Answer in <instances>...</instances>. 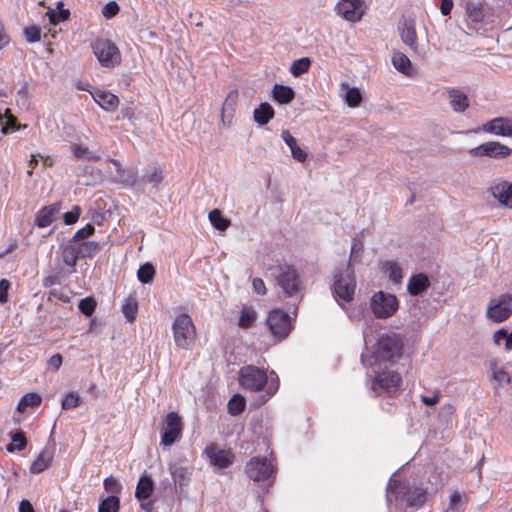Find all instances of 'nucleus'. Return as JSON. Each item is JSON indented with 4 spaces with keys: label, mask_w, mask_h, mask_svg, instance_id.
<instances>
[{
    "label": "nucleus",
    "mask_w": 512,
    "mask_h": 512,
    "mask_svg": "<svg viewBox=\"0 0 512 512\" xmlns=\"http://www.w3.org/2000/svg\"><path fill=\"white\" fill-rule=\"evenodd\" d=\"M25 38L28 42H38L41 39V30L37 26H29L24 29Z\"/></svg>",
    "instance_id": "5fc2aeb1"
},
{
    "label": "nucleus",
    "mask_w": 512,
    "mask_h": 512,
    "mask_svg": "<svg viewBox=\"0 0 512 512\" xmlns=\"http://www.w3.org/2000/svg\"><path fill=\"white\" fill-rule=\"evenodd\" d=\"M49 16V20L51 23L56 24L60 21L66 20L69 17V11L65 9H61L59 13H56L54 10H49L47 12Z\"/></svg>",
    "instance_id": "bf43d9fd"
},
{
    "label": "nucleus",
    "mask_w": 512,
    "mask_h": 512,
    "mask_svg": "<svg viewBox=\"0 0 512 512\" xmlns=\"http://www.w3.org/2000/svg\"><path fill=\"white\" fill-rule=\"evenodd\" d=\"M512 315V294H502L489 301L486 317L495 323H501Z\"/></svg>",
    "instance_id": "9d476101"
},
{
    "label": "nucleus",
    "mask_w": 512,
    "mask_h": 512,
    "mask_svg": "<svg viewBox=\"0 0 512 512\" xmlns=\"http://www.w3.org/2000/svg\"><path fill=\"white\" fill-rule=\"evenodd\" d=\"M253 291L259 295L266 294V287L261 278H254L252 281Z\"/></svg>",
    "instance_id": "0e129e2a"
},
{
    "label": "nucleus",
    "mask_w": 512,
    "mask_h": 512,
    "mask_svg": "<svg viewBox=\"0 0 512 512\" xmlns=\"http://www.w3.org/2000/svg\"><path fill=\"white\" fill-rule=\"evenodd\" d=\"M448 99L450 107L456 113H462L469 107L467 95L458 89L449 90Z\"/></svg>",
    "instance_id": "5701e85b"
},
{
    "label": "nucleus",
    "mask_w": 512,
    "mask_h": 512,
    "mask_svg": "<svg viewBox=\"0 0 512 512\" xmlns=\"http://www.w3.org/2000/svg\"><path fill=\"white\" fill-rule=\"evenodd\" d=\"M266 326L277 341L284 340L292 331V319L282 309H273L266 318Z\"/></svg>",
    "instance_id": "423d86ee"
},
{
    "label": "nucleus",
    "mask_w": 512,
    "mask_h": 512,
    "mask_svg": "<svg viewBox=\"0 0 512 512\" xmlns=\"http://www.w3.org/2000/svg\"><path fill=\"white\" fill-rule=\"evenodd\" d=\"M274 117V109L273 107L267 103H261L257 108H255L253 112L254 121L259 126H264L269 123V121Z\"/></svg>",
    "instance_id": "c85d7f7f"
},
{
    "label": "nucleus",
    "mask_w": 512,
    "mask_h": 512,
    "mask_svg": "<svg viewBox=\"0 0 512 512\" xmlns=\"http://www.w3.org/2000/svg\"><path fill=\"white\" fill-rule=\"evenodd\" d=\"M464 507L462 495L458 491H454L450 495L449 509L452 511L460 512Z\"/></svg>",
    "instance_id": "864d4df0"
},
{
    "label": "nucleus",
    "mask_w": 512,
    "mask_h": 512,
    "mask_svg": "<svg viewBox=\"0 0 512 512\" xmlns=\"http://www.w3.org/2000/svg\"><path fill=\"white\" fill-rule=\"evenodd\" d=\"M398 30L402 42L414 52H417V34L414 20L404 19L399 23Z\"/></svg>",
    "instance_id": "6ab92c4d"
},
{
    "label": "nucleus",
    "mask_w": 512,
    "mask_h": 512,
    "mask_svg": "<svg viewBox=\"0 0 512 512\" xmlns=\"http://www.w3.org/2000/svg\"><path fill=\"white\" fill-rule=\"evenodd\" d=\"M275 279L286 296H294L301 289V280L295 268L287 265L276 268Z\"/></svg>",
    "instance_id": "1a4fd4ad"
},
{
    "label": "nucleus",
    "mask_w": 512,
    "mask_h": 512,
    "mask_svg": "<svg viewBox=\"0 0 512 512\" xmlns=\"http://www.w3.org/2000/svg\"><path fill=\"white\" fill-rule=\"evenodd\" d=\"M310 64L311 62L309 58H300L292 63L290 72L295 77L300 76L301 74L308 71Z\"/></svg>",
    "instance_id": "37998d69"
},
{
    "label": "nucleus",
    "mask_w": 512,
    "mask_h": 512,
    "mask_svg": "<svg viewBox=\"0 0 512 512\" xmlns=\"http://www.w3.org/2000/svg\"><path fill=\"white\" fill-rule=\"evenodd\" d=\"M42 398L37 393H28L24 395L18 403L17 410L25 412L27 407H37L41 404Z\"/></svg>",
    "instance_id": "4c0bfd02"
},
{
    "label": "nucleus",
    "mask_w": 512,
    "mask_h": 512,
    "mask_svg": "<svg viewBox=\"0 0 512 512\" xmlns=\"http://www.w3.org/2000/svg\"><path fill=\"white\" fill-rule=\"evenodd\" d=\"M394 497L396 502L404 503L408 507H420L426 500L425 492L422 489H408L405 485L390 479L387 487V500L392 502Z\"/></svg>",
    "instance_id": "f03ea898"
},
{
    "label": "nucleus",
    "mask_w": 512,
    "mask_h": 512,
    "mask_svg": "<svg viewBox=\"0 0 512 512\" xmlns=\"http://www.w3.org/2000/svg\"><path fill=\"white\" fill-rule=\"evenodd\" d=\"M172 331L177 347L185 350L192 348L196 338V328L188 314H180L175 318Z\"/></svg>",
    "instance_id": "7ed1b4c3"
},
{
    "label": "nucleus",
    "mask_w": 512,
    "mask_h": 512,
    "mask_svg": "<svg viewBox=\"0 0 512 512\" xmlns=\"http://www.w3.org/2000/svg\"><path fill=\"white\" fill-rule=\"evenodd\" d=\"M153 491V481L148 476H142L137 484L135 495L139 500H146Z\"/></svg>",
    "instance_id": "72a5a7b5"
},
{
    "label": "nucleus",
    "mask_w": 512,
    "mask_h": 512,
    "mask_svg": "<svg viewBox=\"0 0 512 512\" xmlns=\"http://www.w3.org/2000/svg\"><path fill=\"white\" fill-rule=\"evenodd\" d=\"M19 512H34V508L28 500H22L19 504Z\"/></svg>",
    "instance_id": "774afa93"
},
{
    "label": "nucleus",
    "mask_w": 512,
    "mask_h": 512,
    "mask_svg": "<svg viewBox=\"0 0 512 512\" xmlns=\"http://www.w3.org/2000/svg\"><path fill=\"white\" fill-rule=\"evenodd\" d=\"M511 152L512 150L508 146L496 141H489L469 150L471 156H487L495 159L506 158L510 156Z\"/></svg>",
    "instance_id": "4468645a"
},
{
    "label": "nucleus",
    "mask_w": 512,
    "mask_h": 512,
    "mask_svg": "<svg viewBox=\"0 0 512 512\" xmlns=\"http://www.w3.org/2000/svg\"><path fill=\"white\" fill-rule=\"evenodd\" d=\"M430 286V280L427 275L423 273H419L413 275L408 283H407V291L413 295L417 296L428 289Z\"/></svg>",
    "instance_id": "b1692460"
},
{
    "label": "nucleus",
    "mask_w": 512,
    "mask_h": 512,
    "mask_svg": "<svg viewBox=\"0 0 512 512\" xmlns=\"http://www.w3.org/2000/svg\"><path fill=\"white\" fill-rule=\"evenodd\" d=\"M12 443L6 446L8 452H14L15 450L22 451L25 449L27 441L23 432H16L11 434Z\"/></svg>",
    "instance_id": "a19ab883"
},
{
    "label": "nucleus",
    "mask_w": 512,
    "mask_h": 512,
    "mask_svg": "<svg viewBox=\"0 0 512 512\" xmlns=\"http://www.w3.org/2000/svg\"><path fill=\"white\" fill-rule=\"evenodd\" d=\"M119 509V499L112 495L103 500L98 508L99 512H118Z\"/></svg>",
    "instance_id": "de8ad7c7"
},
{
    "label": "nucleus",
    "mask_w": 512,
    "mask_h": 512,
    "mask_svg": "<svg viewBox=\"0 0 512 512\" xmlns=\"http://www.w3.org/2000/svg\"><path fill=\"white\" fill-rule=\"evenodd\" d=\"M341 97L345 100L346 104L355 108L360 105L362 101V95L358 88L350 87L348 83L343 82L340 85Z\"/></svg>",
    "instance_id": "393cba45"
},
{
    "label": "nucleus",
    "mask_w": 512,
    "mask_h": 512,
    "mask_svg": "<svg viewBox=\"0 0 512 512\" xmlns=\"http://www.w3.org/2000/svg\"><path fill=\"white\" fill-rule=\"evenodd\" d=\"M245 408V399L240 395H234L228 402V411L231 415L240 414Z\"/></svg>",
    "instance_id": "a18cd8bd"
},
{
    "label": "nucleus",
    "mask_w": 512,
    "mask_h": 512,
    "mask_svg": "<svg viewBox=\"0 0 512 512\" xmlns=\"http://www.w3.org/2000/svg\"><path fill=\"white\" fill-rule=\"evenodd\" d=\"M104 488L109 493L117 494L121 491L122 486L116 478L111 476L104 480Z\"/></svg>",
    "instance_id": "13d9d810"
},
{
    "label": "nucleus",
    "mask_w": 512,
    "mask_h": 512,
    "mask_svg": "<svg viewBox=\"0 0 512 512\" xmlns=\"http://www.w3.org/2000/svg\"><path fill=\"white\" fill-rule=\"evenodd\" d=\"M488 192L501 207L512 209V183L504 180L496 181L491 184Z\"/></svg>",
    "instance_id": "dca6fc26"
},
{
    "label": "nucleus",
    "mask_w": 512,
    "mask_h": 512,
    "mask_svg": "<svg viewBox=\"0 0 512 512\" xmlns=\"http://www.w3.org/2000/svg\"><path fill=\"white\" fill-rule=\"evenodd\" d=\"M10 282L6 279L0 281V303H6L8 300V290Z\"/></svg>",
    "instance_id": "e2e57ef3"
},
{
    "label": "nucleus",
    "mask_w": 512,
    "mask_h": 512,
    "mask_svg": "<svg viewBox=\"0 0 512 512\" xmlns=\"http://www.w3.org/2000/svg\"><path fill=\"white\" fill-rule=\"evenodd\" d=\"M80 397L77 393H68L64 399L62 400V408L64 410H69L72 408H76L80 405Z\"/></svg>",
    "instance_id": "3c124183"
},
{
    "label": "nucleus",
    "mask_w": 512,
    "mask_h": 512,
    "mask_svg": "<svg viewBox=\"0 0 512 512\" xmlns=\"http://www.w3.org/2000/svg\"><path fill=\"white\" fill-rule=\"evenodd\" d=\"M48 364L55 370H58L62 364V356L60 354H55L50 357Z\"/></svg>",
    "instance_id": "338daca9"
},
{
    "label": "nucleus",
    "mask_w": 512,
    "mask_h": 512,
    "mask_svg": "<svg viewBox=\"0 0 512 512\" xmlns=\"http://www.w3.org/2000/svg\"><path fill=\"white\" fill-rule=\"evenodd\" d=\"M81 208L79 206H74L71 211L66 212L64 214V222L67 225H72L77 222L80 217Z\"/></svg>",
    "instance_id": "052dcab7"
},
{
    "label": "nucleus",
    "mask_w": 512,
    "mask_h": 512,
    "mask_svg": "<svg viewBox=\"0 0 512 512\" xmlns=\"http://www.w3.org/2000/svg\"><path fill=\"white\" fill-rule=\"evenodd\" d=\"M60 211L58 203L42 208L36 215V225L40 228L48 227L55 219Z\"/></svg>",
    "instance_id": "4be33fe9"
},
{
    "label": "nucleus",
    "mask_w": 512,
    "mask_h": 512,
    "mask_svg": "<svg viewBox=\"0 0 512 512\" xmlns=\"http://www.w3.org/2000/svg\"><path fill=\"white\" fill-rule=\"evenodd\" d=\"M62 258L63 262L67 266L72 268L75 267L79 258L76 244L72 243V241H69L68 244L63 248Z\"/></svg>",
    "instance_id": "f704fd0d"
},
{
    "label": "nucleus",
    "mask_w": 512,
    "mask_h": 512,
    "mask_svg": "<svg viewBox=\"0 0 512 512\" xmlns=\"http://www.w3.org/2000/svg\"><path fill=\"white\" fill-rule=\"evenodd\" d=\"M402 342L396 334H386L381 336L376 344L374 351L375 363L379 365L382 362H390L401 355Z\"/></svg>",
    "instance_id": "20e7f679"
},
{
    "label": "nucleus",
    "mask_w": 512,
    "mask_h": 512,
    "mask_svg": "<svg viewBox=\"0 0 512 512\" xmlns=\"http://www.w3.org/2000/svg\"><path fill=\"white\" fill-rule=\"evenodd\" d=\"M467 17L472 22H481L484 18L483 5L479 1H467L465 3Z\"/></svg>",
    "instance_id": "2f4dec72"
},
{
    "label": "nucleus",
    "mask_w": 512,
    "mask_h": 512,
    "mask_svg": "<svg viewBox=\"0 0 512 512\" xmlns=\"http://www.w3.org/2000/svg\"><path fill=\"white\" fill-rule=\"evenodd\" d=\"M94 232V226L90 225V224H87L85 227L79 229L75 234L74 236L72 237V239L70 241H72V243L74 244H77L78 241L80 240H83L85 238H87L88 236H90L92 233Z\"/></svg>",
    "instance_id": "6e6d98bb"
},
{
    "label": "nucleus",
    "mask_w": 512,
    "mask_h": 512,
    "mask_svg": "<svg viewBox=\"0 0 512 512\" xmlns=\"http://www.w3.org/2000/svg\"><path fill=\"white\" fill-rule=\"evenodd\" d=\"M80 311L86 316H90L96 307V302L92 297H86L79 302Z\"/></svg>",
    "instance_id": "603ef678"
},
{
    "label": "nucleus",
    "mask_w": 512,
    "mask_h": 512,
    "mask_svg": "<svg viewBox=\"0 0 512 512\" xmlns=\"http://www.w3.org/2000/svg\"><path fill=\"white\" fill-rule=\"evenodd\" d=\"M142 180L151 183L154 187H157L159 183L163 180V173L160 169L156 167H151L147 169Z\"/></svg>",
    "instance_id": "49530a36"
},
{
    "label": "nucleus",
    "mask_w": 512,
    "mask_h": 512,
    "mask_svg": "<svg viewBox=\"0 0 512 512\" xmlns=\"http://www.w3.org/2000/svg\"><path fill=\"white\" fill-rule=\"evenodd\" d=\"M94 101L105 111L113 112L118 108L119 99L118 97L108 91L95 90L91 92Z\"/></svg>",
    "instance_id": "aec40b11"
},
{
    "label": "nucleus",
    "mask_w": 512,
    "mask_h": 512,
    "mask_svg": "<svg viewBox=\"0 0 512 512\" xmlns=\"http://www.w3.org/2000/svg\"><path fill=\"white\" fill-rule=\"evenodd\" d=\"M339 16L350 22H358L364 14L363 0H340L336 6Z\"/></svg>",
    "instance_id": "2eb2a0df"
},
{
    "label": "nucleus",
    "mask_w": 512,
    "mask_h": 512,
    "mask_svg": "<svg viewBox=\"0 0 512 512\" xmlns=\"http://www.w3.org/2000/svg\"><path fill=\"white\" fill-rule=\"evenodd\" d=\"M363 252V245L360 241L353 239L349 263L347 266L351 267L352 264L358 262Z\"/></svg>",
    "instance_id": "8fccbe9b"
},
{
    "label": "nucleus",
    "mask_w": 512,
    "mask_h": 512,
    "mask_svg": "<svg viewBox=\"0 0 512 512\" xmlns=\"http://www.w3.org/2000/svg\"><path fill=\"white\" fill-rule=\"evenodd\" d=\"M508 118L497 117L482 126V131L496 136L509 137Z\"/></svg>",
    "instance_id": "412c9836"
},
{
    "label": "nucleus",
    "mask_w": 512,
    "mask_h": 512,
    "mask_svg": "<svg viewBox=\"0 0 512 512\" xmlns=\"http://www.w3.org/2000/svg\"><path fill=\"white\" fill-rule=\"evenodd\" d=\"M138 311V303L135 298H127L122 305V312L129 322L136 319Z\"/></svg>",
    "instance_id": "ea45409f"
},
{
    "label": "nucleus",
    "mask_w": 512,
    "mask_h": 512,
    "mask_svg": "<svg viewBox=\"0 0 512 512\" xmlns=\"http://www.w3.org/2000/svg\"><path fill=\"white\" fill-rule=\"evenodd\" d=\"M119 10H120V8H119V5L117 4V2L110 1L107 4H105L104 7L102 8V15L106 19H111L118 14Z\"/></svg>",
    "instance_id": "4d7b16f0"
},
{
    "label": "nucleus",
    "mask_w": 512,
    "mask_h": 512,
    "mask_svg": "<svg viewBox=\"0 0 512 512\" xmlns=\"http://www.w3.org/2000/svg\"><path fill=\"white\" fill-rule=\"evenodd\" d=\"M439 400L440 396L438 393L434 394L433 396H421V401L427 406H434L439 402Z\"/></svg>",
    "instance_id": "69168bd1"
},
{
    "label": "nucleus",
    "mask_w": 512,
    "mask_h": 512,
    "mask_svg": "<svg viewBox=\"0 0 512 512\" xmlns=\"http://www.w3.org/2000/svg\"><path fill=\"white\" fill-rule=\"evenodd\" d=\"M0 125L2 126V133L8 134L18 130L20 127L17 124V119L10 113L9 109L5 110L4 115L0 114Z\"/></svg>",
    "instance_id": "c9c22d12"
},
{
    "label": "nucleus",
    "mask_w": 512,
    "mask_h": 512,
    "mask_svg": "<svg viewBox=\"0 0 512 512\" xmlns=\"http://www.w3.org/2000/svg\"><path fill=\"white\" fill-rule=\"evenodd\" d=\"M356 289L354 270L347 266L345 272L337 273L334 277L333 292L337 299L352 301Z\"/></svg>",
    "instance_id": "6e6552de"
},
{
    "label": "nucleus",
    "mask_w": 512,
    "mask_h": 512,
    "mask_svg": "<svg viewBox=\"0 0 512 512\" xmlns=\"http://www.w3.org/2000/svg\"><path fill=\"white\" fill-rule=\"evenodd\" d=\"M238 380L240 386L251 392L264 393L259 396L255 401L256 406H261L267 402L279 388V379L275 372H271L270 375L256 366L246 365L239 370Z\"/></svg>",
    "instance_id": "f257e3e1"
},
{
    "label": "nucleus",
    "mask_w": 512,
    "mask_h": 512,
    "mask_svg": "<svg viewBox=\"0 0 512 512\" xmlns=\"http://www.w3.org/2000/svg\"><path fill=\"white\" fill-rule=\"evenodd\" d=\"M272 97L279 104H288L294 99L295 93L289 86L275 84L272 89Z\"/></svg>",
    "instance_id": "c756f323"
},
{
    "label": "nucleus",
    "mask_w": 512,
    "mask_h": 512,
    "mask_svg": "<svg viewBox=\"0 0 512 512\" xmlns=\"http://www.w3.org/2000/svg\"><path fill=\"white\" fill-rule=\"evenodd\" d=\"M493 378L496 380L500 385H505L510 382V375L504 371L503 369H499L494 371Z\"/></svg>",
    "instance_id": "680f3d73"
},
{
    "label": "nucleus",
    "mask_w": 512,
    "mask_h": 512,
    "mask_svg": "<svg viewBox=\"0 0 512 512\" xmlns=\"http://www.w3.org/2000/svg\"><path fill=\"white\" fill-rule=\"evenodd\" d=\"M381 271L385 273L394 284H399L403 279L402 268L396 261L387 260L382 262Z\"/></svg>",
    "instance_id": "bb28decb"
},
{
    "label": "nucleus",
    "mask_w": 512,
    "mask_h": 512,
    "mask_svg": "<svg viewBox=\"0 0 512 512\" xmlns=\"http://www.w3.org/2000/svg\"><path fill=\"white\" fill-rule=\"evenodd\" d=\"M380 366L379 365H373V372L375 375L373 390L378 391H384L387 393H394L398 390L400 384H401V377L398 373H396L393 370H389L387 368L383 369L382 371H379Z\"/></svg>",
    "instance_id": "9b49d317"
},
{
    "label": "nucleus",
    "mask_w": 512,
    "mask_h": 512,
    "mask_svg": "<svg viewBox=\"0 0 512 512\" xmlns=\"http://www.w3.org/2000/svg\"><path fill=\"white\" fill-rule=\"evenodd\" d=\"M245 472L251 480L262 482L270 479L273 466L265 457H254L246 464Z\"/></svg>",
    "instance_id": "ddd939ff"
},
{
    "label": "nucleus",
    "mask_w": 512,
    "mask_h": 512,
    "mask_svg": "<svg viewBox=\"0 0 512 512\" xmlns=\"http://www.w3.org/2000/svg\"><path fill=\"white\" fill-rule=\"evenodd\" d=\"M92 48L101 66L113 68L120 64V51L110 40L99 39L93 43Z\"/></svg>",
    "instance_id": "0eeeda50"
},
{
    "label": "nucleus",
    "mask_w": 512,
    "mask_h": 512,
    "mask_svg": "<svg viewBox=\"0 0 512 512\" xmlns=\"http://www.w3.org/2000/svg\"><path fill=\"white\" fill-rule=\"evenodd\" d=\"M204 452L210 463L218 468H226L233 463L234 456L232 452L220 449L216 444L208 445Z\"/></svg>",
    "instance_id": "f3484780"
},
{
    "label": "nucleus",
    "mask_w": 512,
    "mask_h": 512,
    "mask_svg": "<svg viewBox=\"0 0 512 512\" xmlns=\"http://www.w3.org/2000/svg\"><path fill=\"white\" fill-rule=\"evenodd\" d=\"M116 167V173L114 180L127 187L136 188L142 190L141 185L137 179V170L134 168H123L121 163L116 159L110 160Z\"/></svg>",
    "instance_id": "a211bd4d"
},
{
    "label": "nucleus",
    "mask_w": 512,
    "mask_h": 512,
    "mask_svg": "<svg viewBox=\"0 0 512 512\" xmlns=\"http://www.w3.org/2000/svg\"><path fill=\"white\" fill-rule=\"evenodd\" d=\"M209 220L214 228L218 230H225L229 226V221L222 217L220 210H213L209 213Z\"/></svg>",
    "instance_id": "c03bdc74"
},
{
    "label": "nucleus",
    "mask_w": 512,
    "mask_h": 512,
    "mask_svg": "<svg viewBox=\"0 0 512 512\" xmlns=\"http://www.w3.org/2000/svg\"><path fill=\"white\" fill-rule=\"evenodd\" d=\"M72 152L78 159L97 160L99 158L90 152L86 146L79 144H74L72 146Z\"/></svg>",
    "instance_id": "09e8293b"
},
{
    "label": "nucleus",
    "mask_w": 512,
    "mask_h": 512,
    "mask_svg": "<svg viewBox=\"0 0 512 512\" xmlns=\"http://www.w3.org/2000/svg\"><path fill=\"white\" fill-rule=\"evenodd\" d=\"M53 451L50 449H43L36 460L33 461L30 467V472L33 474H39L46 470L52 463Z\"/></svg>",
    "instance_id": "a878e982"
},
{
    "label": "nucleus",
    "mask_w": 512,
    "mask_h": 512,
    "mask_svg": "<svg viewBox=\"0 0 512 512\" xmlns=\"http://www.w3.org/2000/svg\"><path fill=\"white\" fill-rule=\"evenodd\" d=\"M369 306L377 319H387L397 312L399 302L394 294L377 291L370 298Z\"/></svg>",
    "instance_id": "39448f33"
},
{
    "label": "nucleus",
    "mask_w": 512,
    "mask_h": 512,
    "mask_svg": "<svg viewBox=\"0 0 512 512\" xmlns=\"http://www.w3.org/2000/svg\"><path fill=\"white\" fill-rule=\"evenodd\" d=\"M170 472L175 482L180 486L186 485L190 479L191 471L187 467L171 465Z\"/></svg>",
    "instance_id": "e433bc0d"
},
{
    "label": "nucleus",
    "mask_w": 512,
    "mask_h": 512,
    "mask_svg": "<svg viewBox=\"0 0 512 512\" xmlns=\"http://www.w3.org/2000/svg\"><path fill=\"white\" fill-rule=\"evenodd\" d=\"M182 434V419L177 412H169L161 429V444L171 446Z\"/></svg>",
    "instance_id": "f8f14e48"
},
{
    "label": "nucleus",
    "mask_w": 512,
    "mask_h": 512,
    "mask_svg": "<svg viewBox=\"0 0 512 512\" xmlns=\"http://www.w3.org/2000/svg\"><path fill=\"white\" fill-rule=\"evenodd\" d=\"M76 246L79 257H91L100 250L99 244L94 241H83L77 243Z\"/></svg>",
    "instance_id": "58836bf2"
},
{
    "label": "nucleus",
    "mask_w": 512,
    "mask_h": 512,
    "mask_svg": "<svg viewBox=\"0 0 512 512\" xmlns=\"http://www.w3.org/2000/svg\"><path fill=\"white\" fill-rule=\"evenodd\" d=\"M257 319V312L251 306H244L241 309L238 325L240 328L247 329L254 326Z\"/></svg>",
    "instance_id": "473e14b6"
},
{
    "label": "nucleus",
    "mask_w": 512,
    "mask_h": 512,
    "mask_svg": "<svg viewBox=\"0 0 512 512\" xmlns=\"http://www.w3.org/2000/svg\"><path fill=\"white\" fill-rule=\"evenodd\" d=\"M392 64L396 70L406 76L412 74V65L410 59L402 52L395 51L392 55Z\"/></svg>",
    "instance_id": "7c9ffc66"
},
{
    "label": "nucleus",
    "mask_w": 512,
    "mask_h": 512,
    "mask_svg": "<svg viewBox=\"0 0 512 512\" xmlns=\"http://www.w3.org/2000/svg\"><path fill=\"white\" fill-rule=\"evenodd\" d=\"M154 275H155V268L150 263H145V264L141 265L137 271L138 280L144 284L150 283L153 280Z\"/></svg>",
    "instance_id": "79ce46f5"
},
{
    "label": "nucleus",
    "mask_w": 512,
    "mask_h": 512,
    "mask_svg": "<svg viewBox=\"0 0 512 512\" xmlns=\"http://www.w3.org/2000/svg\"><path fill=\"white\" fill-rule=\"evenodd\" d=\"M281 137L290 148L292 157L299 162H304L307 158V154L298 146L297 140L291 135V133L288 130H284L282 131Z\"/></svg>",
    "instance_id": "cd10ccee"
}]
</instances>
